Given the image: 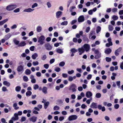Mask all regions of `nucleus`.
Segmentation results:
<instances>
[{"label": "nucleus", "instance_id": "f257e3e1", "mask_svg": "<svg viewBox=\"0 0 123 123\" xmlns=\"http://www.w3.org/2000/svg\"><path fill=\"white\" fill-rule=\"evenodd\" d=\"M45 38L44 36L42 35L38 38V42L40 45H42L44 43Z\"/></svg>", "mask_w": 123, "mask_h": 123}, {"label": "nucleus", "instance_id": "f03ea898", "mask_svg": "<svg viewBox=\"0 0 123 123\" xmlns=\"http://www.w3.org/2000/svg\"><path fill=\"white\" fill-rule=\"evenodd\" d=\"M17 6L15 4L9 5L6 6V10L8 11H12L17 7Z\"/></svg>", "mask_w": 123, "mask_h": 123}, {"label": "nucleus", "instance_id": "7ed1b4c3", "mask_svg": "<svg viewBox=\"0 0 123 123\" xmlns=\"http://www.w3.org/2000/svg\"><path fill=\"white\" fill-rule=\"evenodd\" d=\"M94 53L96 55H95V58L96 59H97L101 57V53L98 50H96L94 51Z\"/></svg>", "mask_w": 123, "mask_h": 123}, {"label": "nucleus", "instance_id": "20e7f679", "mask_svg": "<svg viewBox=\"0 0 123 123\" xmlns=\"http://www.w3.org/2000/svg\"><path fill=\"white\" fill-rule=\"evenodd\" d=\"M77 116L75 115H73L69 116L68 119L69 121H72L76 120L77 118Z\"/></svg>", "mask_w": 123, "mask_h": 123}, {"label": "nucleus", "instance_id": "39448f33", "mask_svg": "<svg viewBox=\"0 0 123 123\" xmlns=\"http://www.w3.org/2000/svg\"><path fill=\"white\" fill-rule=\"evenodd\" d=\"M76 85L75 84H73L71 85L69 89L70 90H72L73 92H75L76 91Z\"/></svg>", "mask_w": 123, "mask_h": 123}, {"label": "nucleus", "instance_id": "423d86ee", "mask_svg": "<svg viewBox=\"0 0 123 123\" xmlns=\"http://www.w3.org/2000/svg\"><path fill=\"white\" fill-rule=\"evenodd\" d=\"M83 48L86 52H87L90 49V46L89 45L87 44H84L83 47Z\"/></svg>", "mask_w": 123, "mask_h": 123}, {"label": "nucleus", "instance_id": "0eeeda50", "mask_svg": "<svg viewBox=\"0 0 123 123\" xmlns=\"http://www.w3.org/2000/svg\"><path fill=\"white\" fill-rule=\"evenodd\" d=\"M108 42V43H107L106 44V46L107 47H109L110 46H112V43L111 42V38H109L107 40Z\"/></svg>", "mask_w": 123, "mask_h": 123}, {"label": "nucleus", "instance_id": "6e6552de", "mask_svg": "<svg viewBox=\"0 0 123 123\" xmlns=\"http://www.w3.org/2000/svg\"><path fill=\"white\" fill-rule=\"evenodd\" d=\"M37 118L36 117L33 116L29 118V120L30 121L34 123L37 121Z\"/></svg>", "mask_w": 123, "mask_h": 123}, {"label": "nucleus", "instance_id": "1a4fd4ad", "mask_svg": "<svg viewBox=\"0 0 123 123\" xmlns=\"http://www.w3.org/2000/svg\"><path fill=\"white\" fill-rule=\"evenodd\" d=\"M17 69L18 72H23L24 71V67L22 65H20L18 67Z\"/></svg>", "mask_w": 123, "mask_h": 123}, {"label": "nucleus", "instance_id": "9d476101", "mask_svg": "<svg viewBox=\"0 0 123 123\" xmlns=\"http://www.w3.org/2000/svg\"><path fill=\"white\" fill-rule=\"evenodd\" d=\"M18 114L17 113H15L14 114V116L11 118V119H12L13 121H15L18 120Z\"/></svg>", "mask_w": 123, "mask_h": 123}, {"label": "nucleus", "instance_id": "9b49d317", "mask_svg": "<svg viewBox=\"0 0 123 123\" xmlns=\"http://www.w3.org/2000/svg\"><path fill=\"white\" fill-rule=\"evenodd\" d=\"M78 51L80 55H81L85 52V50L83 47L79 48L78 49Z\"/></svg>", "mask_w": 123, "mask_h": 123}, {"label": "nucleus", "instance_id": "f8f14e48", "mask_svg": "<svg viewBox=\"0 0 123 123\" xmlns=\"http://www.w3.org/2000/svg\"><path fill=\"white\" fill-rule=\"evenodd\" d=\"M84 20V17L83 15L80 16L78 18V21L79 22H83Z\"/></svg>", "mask_w": 123, "mask_h": 123}, {"label": "nucleus", "instance_id": "ddd939ff", "mask_svg": "<svg viewBox=\"0 0 123 123\" xmlns=\"http://www.w3.org/2000/svg\"><path fill=\"white\" fill-rule=\"evenodd\" d=\"M86 95L87 98H89L92 96V94L91 92L88 91L86 92Z\"/></svg>", "mask_w": 123, "mask_h": 123}, {"label": "nucleus", "instance_id": "4468645a", "mask_svg": "<svg viewBox=\"0 0 123 123\" xmlns=\"http://www.w3.org/2000/svg\"><path fill=\"white\" fill-rule=\"evenodd\" d=\"M42 30V27L40 25H38L36 28V31L38 32H41Z\"/></svg>", "mask_w": 123, "mask_h": 123}, {"label": "nucleus", "instance_id": "2eb2a0df", "mask_svg": "<svg viewBox=\"0 0 123 123\" xmlns=\"http://www.w3.org/2000/svg\"><path fill=\"white\" fill-rule=\"evenodd\" d=\"M45 46L46 49L48 50H50L52 48L51 46L49 43L45 44Z\"/></svg>", "mask_w": 123, "mask_h": 123}, {"label": "nucleus", "instance_id": "dca6fc26", "mask_svg": "<svg viewBox=\"0 0 123 123\" xmlns=\"http://www.w3.org/2000/svg\"><path fill=\"white\" fill-rule=\"evenodd\" d=\"M62 12L60 11L57 12L56 13V17L57 18H59L62 15Z\"/></svg>", "mask_w": 123, "mask_h": 123}, {"label": "nucleus", "instance_id": "f3484780", "mask_svg": "<svg viewBox=\"0 0 123 123\" xmlns=\"http://www.w3.org/2000/svg\"><path fill=\"white\" fill-rule=\"evenodd\" d=\"M90 107L93 108H97V105L96 103H92L90 105Z\"/></svg>", "mask_w": 123, "mask_h": 123}, {"label": "nucleus", "instance_id": "a211bd4d", "mask_svg": "<svg viewBox=\"0 0 123 123\" xmlns=\"http://www.w3.org/2000/svg\"><path fill=\"white\" fill-rule=\"evenodd\" d=\"M34 10V9H32L31 8H29L24 10V11L25 12H29L33 11Z\"/></svg>", "mask_w": 123, "mask_h": 123}, {"label": "nucleus", "instance_id": "6ab92c4d", "mask_svg": "<svg viewBox=\"0 0 123 123\" xmlns=\"http://www.w3.org/2000/svg\"><path fill=\"white\" fill-rule=\"evenodd\" d=\"M98 108L99 110H101L103 111H104L105 110V109L104 106L102 107L101 105H98Z\"/></svg>", "mask_w": 123, "mask_h": 123}, {"label": "nucleus", "instance_id": "aec40b11", "mask_svg": "<svg viewBox=\"0 0 123 123\" xmlns=\"http://www.w3.org/2000/svg\"><path fill=\"white\" fill-rule=\"evenodd\" d=\"M56 51L57 53L60 54H62L63 53V49L59 48H58L56 49Z\"/></svg>", "mask_w": 123, "mask_h": 123}, {"label": "nucleus", "instance_id": "412c9836", "mask_svg": "<svg viewBox=\"0 0 123 123\" xmlns=\"http://www.w3.org/2000/svg\"><path fill=\"white\" fill-rule=\"evenodd\" d=\"M26 44V43L24 41L21 42L18 45V47H22L25 46Z\"/></svg>", "mask_w": 123, "mask_h": 123}, {"label": "nucleus", "instance_id": "4be33fe9", "mask_svg": "<svg viewBox=\"0 0 123 123\" xmlns=\"http://www.w3.org/2000/svg\"><path fill=\"white\" fill-rule=\"evenodd\" d=\"M3 84L4 85L8 87L10 85V83L6 81H4L3 82Z\"/></svg>", "mask_w": 123, "mask_h": 123}, {"label": "nucleus", "instance_id": "5701e85b", "mask_svg": "<svg viewBox=\"0 0 123 123\" xmlns=\"http://www.w3.org/2000/svg\"><path fill=\"white\" fill-rule=\"evenodd\" d=\"M8 20L7 19H6L2 21H0V26L3 25Z\"/></svg>", "mask_w": 123, "mask_h": 123}, {"label": "nucleus", "instance_id": "b1692460", "mask_svg": "<svg viewBox=\"0 0 123 123\" xmlns=\"http://www.w3.org/2000/svg\"><path fill=\"white\" fill-rule=\"evenodd\" d=\"M13 107L15 110L18 109L19 108V107L18 106L17 104L16 103H15L13 105Z\"/></svg>", "mask_w": 123, "mask_h": 123}, {"label": "nucleus", "instance_id": "393cba45", "mask_svg": "<svg viewBox=\"0 0 123 123\" xmlns=\"http://www.w3.org/2000/svg\"><path fill=\"white\" fill-rule=\"evenodd\" d=\"M111 51V50L110 48H108L106 49L105 51V53L107 54H109L110 53Z\"/></svg>", "mask_w": 123, "mask_h": 123}, {"label": "nucleus", "instance_id": "a878e982", "mask_svg": "<svg viewBox=\"0 0 123 123\" xmlns=\"http://www.w3.org/2000/svg\"><path fill=\"white\" fill-rule=\"evenodd\" d=\"M38 56V54L36 53H35L33 54L31 56L32 58L33 59H35Z\"/></svg>", "mask_w": 123, "mask_h": 123}, {"label": "nucleus", "instance_id": "bb28decb", "mask_svg": "<svg viewBox=\"0 0 123 123\" xmlns=\"http://www.w3.org/2000/svg\"><path fill=\"white\" fill-rule=\"evenodd\" d=\"M11 36V34L10 33H9L5 36V38L6 40H7L9 39Z\"/></svg>", "mask_w": 123, "mask_h": 123}, {"label": "nucleus", "instance_id": "cd10ccee", "mask_svg": "<svg viewBox=\"0 0 123 123\" xmlns=\"http://www.w3.org/2000/svg\"><path fill=\"white\" fill-rule=\"evenodd\" d=\"M25 72V74L27 75H29L31 73V70L28 69H26Z\"/></svg>", "mask_w": 123, "mask_h": 123}, {"label": "nucleus", "instance_id": "c85d7f7f", "mask_svg": "<svg viewBox=\"0 0 123 123\" xmlns=\"http://www.w3.org/2000/svg\"><path fill=\"white\" fill-rule=\"evenodd\" d=\"M109 30V31H112L113 30L114 28L113 26L111 25H109L108 26Z\"/></svg>", "mask_w": 123, "mask_h": 123}, {"label": "nucleus", "instance_id": "c756f323", "mask_svg": "<svg viewBox=\"0 0 123 123\" xmlns=\"http://www.w3.org/2000/svg\"><path fill=\"white\" fill-rule=\"evenodd\" d=\"M68 22L67 21H63L61 23V25H68Z\"/></svg>", "mask_w": 123, "mask_h": 123}, {"label": "nucleus", "instance_id": "7c9ffc66", "mask_svg": "<svg viewBox=\"0 0 123 123\" xmlns=\"http://www.w3.org/2000/svg\"><path fill=\"white\" fill-rule=\"evenodd\" d=\"M32 93L31 92L29 91L26 92V95L27 96H30L31 95Z\"/></svg>", "mask_w": 123, "mask_h": 123}, {"label": "nucleus", "instance_id": "2f4dec72", "mask_svg": "<svg viewBox=\"0 0 123 123\" xmlns=\"http://www.w3.org/2000/svg\"><path fill=\"white\" fill-rule=\"evenodd\" d=\"M47 58V56L45 55H43L41 56V59L42 60H45Z\"/></svg>", "mask_w": 123, "mask_h": 123}, {"label": "nucleus", "instance_id": "473e14b6", "mask_svg": "<svg viewBox=\"0 0 123 123\" xmlns=\"http://www.w3.org/2000/svg\"><path fill=\"white\" fill-rule=\"evenodd\" d=\"M13 41L15 44L16 45H18L19 44V41L16 39H14Z\"/></svg>", "mask_w": 123, "mask_h": 123}, {"label": "nucleus", "instance_id": "72a5a7b5", "mask_svg": "<svg viewBox=\"0 0 123 123\" xmlns=\"http://www.w3.org/2000/svg\"><path fill=\"white\" fill-rule=\"evenodd\" d=\"M112 18L113 19V20H117L118 18V17L117 16L113 15L112 17Z\"/></svg>", "mask_w": 123, "mask_h": 123}, {"label": "nucleus", "instance_id": "f704fd0d", "mask_svg": "<svg viewBox=\"0 0 123 123\" xmlns=\"http://www.w3.org/2000/svg\"><path fill=\"white\" fill-rule=\"evenodd\" d=\"M47 88L46 87H44L42 89L43 92L44 93H47Z\"/></svg>", "mask_w": 123, "mask_h": 123}, {"label": "nucleus", "instance_id": "c9c22d12", "mask_svg": "<svg viewBox=\"0 0 123 123\" xmlns=\"http://www.w3.org/2000/svg\"><path fill=\"white\" fill-rule=\"evenodd\" d=\"M49 102H45L44 103V108L45 109H46L48 105H49Z\"/></svg>", "mask_w": 123, "mask_h": 123}, {"label": "nucleus", "instance_id": "e433bc0d", "mask_svg": "<svg viewBox=\"0 0 123 123\" xmlns=\"http://www.w3.org/2000/svg\"><path fill=\"white\" fill-rule=\"evenodd\" d=\"M32 64L34 66H36L38 65L39 62L37 61H34L33 62Z\"/></svg>", "mask_w": 123, "mask_h": 123}, {"label": "nucleus", "instance_id": "4c0bfd02", "mask_svg": "<svg viewBox=\"0 0 123 123\" xmlns=\"http://www.w3.org/2000/svg\"><path fill=\"white\" fill-rule=\"evenodd\" d=\"M101 30V28L99 26L97 27V29L96 30V32L97 33H99Z\"/></svg>", "mask_w": 123, "mask_h": 123}, {"label": "nucleus", "instance_id": "58836bf2", "mask_svg": "<svg viewBox=\"0 0 123 123\" xmlns=\"http://www.w3.org/2000/svg\"><path fill=\"white\" fill-rule=\"evenodd\" d=\"M70 51L72 53H75L77 51V50L74 48L70 50Z\"/></svg>", "mask_w": 123, "mask_h": 123}, {"label": "nucleus", "instance_id": "ea45409f", "mask_svg": "<svg viewBox=\"0 0 123 123\" xmlns=\"http://www.w3.org/2000/svg\"><path fill=\"white\" fill-rule=\"evenodd\" d=\"M65 62H61L59 64V66L61 67H63L65 65Z\"/></svg>", "mask_w": 123, "mask_h": 123}, {"label": "nucleus", "instance_id": "a19ab883", "mask_svg": "<svg viewBox=\"0 0 123 123\" xmlns=\"http://www.w3.org/2000/svg\"><path fill=\"white\" fill-rule=\"evenodd\" d=\"M23 79L24 81H27L28 80V78L26 76H24L23 77Z\"/></svg>", "mask_w": 123, "mask_h": 123}, {"label": "nucleus", "instance_id": "79ce46f5", "mask_svg": "<svg viewBox=\"0 0 123 123\" xmlns=\"http://www.w3.org/2000/svg\"><path fill=\"white\" fill-rule=\"evenodd\" d=\"M60 70V68L58 67H56L55 68V71L57 72H59Z\"/></svg>", "mask_w": 123, "mask_h": 123}, {"label": "nucleus", "instance_id": "37998d69", "mask_svg": "<svg viewBox=\"0 0 123 123\" xmlns=\"http://www.w3.org/2000/svg\"><path fill=\"white\" fill-rule=\"evenodd\" d=\"M59 108V107L58 106L56 105L54 107L53 109L54 110L57 111L58 110Z\"/></svg>", "mask_w": 123, "mask_h": 123}, {"label": "nucleus", "instance_id": "c03bdc74", "mask_svg": "<svg viewBox=\"0 0 123 123\" xmlns=\"http://www.w3.org/2000/svg\"><path fill=\"white\" fill-rule=\"evenodd\" d=\"M101 96V94L99 93H96V97L97 98H99Z\"/></svg>", "mask_w": 123, "mask_h": 123}, {"label": "nucleus", "instance_id": "a18cd8bd", "mask_svg": "<svg viewBox=\"0 0 123 123\" xmlns=\"http://www.w3.org/2000/svg\"><path fill=\"white\" fill-rule=\"evenodd\" d=\"M26 118L24 117H22L20 119V122H23L25 121L26 120Z\"/></svg>", "mask_w": 123, "mask_h": 123}, {"label": "nucleus", "instance_id": "49530a36", "mask_svg": "<svg viewBox=\"0 0 123 123\" xmlns=\"http://www.w3.org/2000/svg\"><path fill=\"white\" fill-rule=\"evenodd\" d=\"M21 89V87L19 86H17L15 88V90L17 92H19L20 91Z\"/></svg>", "mask_w": 123, "mask_h": 123}, {"label": "nucleus", "instance_id": "de8ad7c7", "mask_svg": "<svg viewBox=\"0 0 123 123\" xmlns=\"http://www.w3.org/2000/svg\"><path fill=\"white\" fill-rule=\"evenodd\" d=\"M37 6L38 4L36 3H35L32 6L31 8H33L35 7H37Z\"/></svg>", "mask_w": 123, "mask_h": 123}, {"label": "nucleus", "instance_id": "09e8293b", "mask_svg": "<svg viewBox=\"0 0 123 123\" xmlns=\"http://www.w3.org/2000/svg\"><path fill=\"white\" fill-rule=\"evenodd\" d=\"M38 88L39 86L37 84H35L33 86L34 89L35 90L38 89Z\"/></svg>", "mask_w": 123, "mask_h": 123}, {"label": "nucleus", "instance_id": "8fccbe9b", "mask_svg": "<svg viewBox=\"0 0 123 123\" xmlns=\"http://www.w3.org/2000/svg\"><path fill=\"white\" fill-rule=\"evenodd\" d=\"M105 59L106 61L107 62H109L111 61V58L106 57Z\"/></svg>", "mask_w": 123, "mask_h": 123}, {"label": "nucleus", "instance_id": "3c124183", "mask_svg": "<svg viewBox=\"0 0 123 123\" xmlns=\"http://www.w3.org/2000/svg\"><path fill=\"white\" fill-rule=\"evenodd\" d=\"M64 117L63 116H61L59 118V120L60 121H62L63 120H64Z\"/></svg>", "mask_w": 123, "mask_h": 123}, {"label": "nucleus", "instance_id": "603ef678", "mask_svg": "<svg viewBox=\"0 0 123 123\" xmlns=\"http://www.w3.org/2000/svg\"><path fill=\"white\" fill-rule=\"evenodd\" d=\"M94 32L93 31H92L90 32L89 35V38H90L91 37L92 35L94 33Z\"/></svg>", "mask_w": 123, "mask_h": 123}, {"label": "nucleus", "instance_id": "864d4df0", "mask_svg": "<svg viewBox=\"0 0 123 123\" xmlns=\"http://www.w3.org/2000/svg\"><path fill=\"white\" fill-rule=\"evenodd\" d=\"M117 9L116 8H114L112 10V12L114 13H115L117 12Z\"/></svg>", "mask_w": 123, "mask_h": 123}, {"label": "nucleus", "instance_id": "5fc2aeb1", "mask_svg": "<svg viewBox=\"0 0 123 123\" xmlns=\"http://www.w3.org/2000/svg\"><path fill=\"white\" fill-rule=\"evenodd\" d=\"M92 75L91 74H88L87 77V78L88 80H89L92 77Z\"/></svg>", "mask_w": 123, "mask_h": 123}, {"label": "nucleus", "instance_id": "6e6d98bb", "mask_svg": "<svg viewBox=\"0 0 123 123\" xmlns=\"http://www.w3.org/2000/svg\"><path fill=\"white\" fill-rule=\"evenodd\" d=\"M5 106L6 107H8V109L9 110H11L12 109L11 107L9 105L7 104H6V105H5Z\"/></svg>", "mask_w": 123, "mask_h": 123}, {"label": "nucleus", "instance_id": "4d7b16f0", "mask_svg": "<svg viewBox=\"0 0 123 123\" xmlns=\"http://www.w3.org/2000/svg\"><path fill=\"white\" fill-rule=\"evenodd\" d=\"M92 98H90V99H88L87 100L86 102V103L88 104H90V102L92 100Z\"/></svg>", "mask_w": 123, "mask_h": 123}, {"label": "nucleus", "instance_id": "13d9d810", "mask_svg": "<svg viewBox=\"0 0 123 123\" xmlns=\"http://www.w3.org/2000/svg\"><path fill=\"white\" fill-rule=\"evenodd\" d=\"M2 90L3 92H6L7 91L6 88L5 86L3 87H2Z\"/></svg>", "mask_w": 123, "mask_h": 123}, {"label": "nucleus", "instance_id": "bf43d9fd", "mask_svg": "<svg viewBox=\"0 0 123 123\" xmlns=\"http://www.w3.org/2000/svg\"><path fill=\"white\" fill-rule=\"evenodd\" d=\"M62 77L64 78H66L67 77L68 75L67 74L65 73H62Z\"/></svg>", "mask_w": 123, "mask_h": 123}, {"label": "nucleus", "instance_id": "052dcab7", "mask_svg": "<svg viewBox=\"0 0 123 123\" xmlns=\"http://www.w3.org/2000/svg\"><path fill=\"white\" fill-rule=\"evenodd\" d=\"M120 67L123 70V61L120 63Z\"/></svg>", "mask_w": 123, "mask_h": 123}, {"label": "nucleus", "instance_id": "680f3d73", "mask_svg": "<svg viewBox=\"0 0 123 123\" xmlns=\"http://www.w3.org/2000/svg\"><path fill=\"white\" fill-rule=\"evenodd\" d=\"M44 67L46 69H48L49 68V65L48 64H45L43 65Z\"/></svg>", "mask_w": 123, "mask_h": 123}, {"label": "nucleus", "instance_id": "e2e57ef3", "mask_svg": "<svg viewBox=\"0 0 123 123\" xmlns=\"http://www.w3.org/2000/svg\"><path fill=\"white\" fill-rule=\"evenodd\" d=\"M74 72V71L72 70L70 71H69L68 72V74H73Z\"/></svg>", "mask_w": 123, "mask_h": 123}, {"label": "nucleus", "instance_id": "0e129e2a", "mask_svg": "<svg viewBox=\"0 0 123 123\" xmlns=\"http://www.w3.org/2000/svg\"><path fill=\"white\" fill-rule=\"evenodd\" d=\"M17 27V26L15 24H14L12 25L11 27L12 29L16 28Z\"/></svg>", "mask_w": 123, "mask_h": 123}, {"label": "nucleus", "instance_id": "69168bd1", "mask_svg": "<svg viewBox=\"0 0 123 123\" xmlns=\"http://www.w3.org/2000/svg\"><path fill=\"white\" fill-rule=\"evenodd\" d=\"M47 5L48 7L49 8L51 6V3L49 2H47Z\"/></svg>", "mask_w": 123, "mask_h": 123}, {"label": "nucleus", "instance_id": "338daca9", "mask_svg": "<svg viewBox=\"0 0 123 123\" xmlns=\"http://www.w3.org/2000/svg\"><path fill=\"white\" fill-rule=\"evenodd\" d=\"M90 30V28L89 27H87L86 30V33H88L89 32Z\"/></svg>", "mask_w": 123, "mask_h": 123}, {"label": "nucleus", "instance_id": "774afa93", "mask_svg": "<svg viewBox=\"0 0 123 123\" xmlns=\"http://www.w3.org/2000/svg\"><path fill=\"white\" fill-rule=\"evenodd\" d=\"M35 47L34 46H31L30 48V50L32 51H33L34 50V49Z\"/></svg>", "mask_w": 123, "mask_h": 123}]
</instances>
